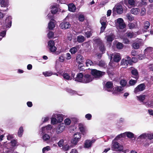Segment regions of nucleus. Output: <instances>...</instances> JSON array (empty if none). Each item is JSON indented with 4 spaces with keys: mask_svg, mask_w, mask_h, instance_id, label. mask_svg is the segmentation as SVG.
Masks as SVG:
<instances>
[{
    "mask_svg": "<svg viewBox=\"0 0 153 153\" xmlns=\"http://www.w3.org/2000/svg\"><path fill=\"white\" fill-rule=\"evenodd\" d=\"M144 54L146 58L150 59H153V48L149 47L145 50Z\"/></svg>",
    "mask_w": 153,
    "mask_h": 153,
    "instance_id": "nucleus-1",
    "label": "nucleus"
},
{
    "mask_svg": "<svg viewBox=\"0 0 153 153\" xmlns=\"http://www.w3.org/2000/svg\"><path fill=\"white\" fill-rule=\"evenodd\" d=\"M115 23L116 25L118 26L120 29L124 28L126 27V25L122 18H118L115 21Z\"/></svg>",
    "mask_w": 153,
    "mask_h": 153,
    "instance_id": "nucleus-2",
    "label": "nucleus"
},
{
    "mask_svg": "<svg viewBox=\"0 0 153 153\" xmlns=\"http://www.w3.org/2000/svg\"><path fill=\"white\" fill-rule=\"evenodd\" d=\"M65 126L63 123L59 124L56 128V133L57 134H59L62 133L65 129Z\"/></svg>",
    "mask_w": 153,
    "mask_h": 153,
    "instance_id": "nucleus-3",
    "label": "nucleus"
},
{
    "mask_svg": "<svg viewBox=\"0 0 153 153\" xmlns=\"http://www.w3.org/2000/svg\"><path fill=\"white\" fill-rule=\"evenodd\" d=\"M81 138V134L78 132L75 133L74 134V137L71 141L72 143L76 145Z\"/></svg>",
    "mask_w": 153,
    "mask_h": 153,
    "instance_id": "nucleus-4",
    "label": "nucleus"
},
{
    "mask_svg": "<svg viewBox=\"0 0 153 153\" xmlns=\"http://www.w3.org/2000/svg\"><path fill=\"white\" fill-rule=\"evenodd\" d=\"M91 73L92 75L96 78L100 77L102 75H104L105 74L104 72H102L96 69L92 70Z\"/></svg>",
    "mask_w": 153,
    "mask_h": 153,
    "instance_id": "nucleus-5",
    "label": "nucleus"
},
{
    "mask_svg": "<svg viewBox=\"0 0 153 153\" xmlns=\"http://www.w3.org/2000/svg\"><path fill=\"white\" fill-rule=\"evenodd\" d=\"M113 83L111 82H107L104 86V89L105 90L109 91L111 92L113 91L114 89L113 88Z\"/></svg>",
    "mask_w": 153,
    "mask_h": 153,
    "instance_id": "nucleus-6",
    "label": "nucleus"
},
{
    "mask_svg": "<svg viewBox=\"0 0 153 153\" xmlns=\"http://www.w3.org/2000/svg\"><path fill=\"white\" fill-rule=\"evenodd\" d=\"M113 58L114 61L116 62H118L120 61L121 59L120 55L119 53H114L111 55V59Z\"/></svg>",
    "mask_w": 153,
    "mask_h": 153,
    "instance_id": "nucleus-7",
    "label": "nucleus"
},
{
    "mask_svg": "<svg viewBox=\"0 0 153 153\" xmlns=\"http://www.w3.org/2000/svg\"><path fill=\"white\" fill-rule=\"evenodd\" d=\"M113 148L119 152H123V146L120 145L118 142H115L113 144Z\"/></svg>",
    "mask_w": 153,
    "mask_h": 153,
    "instance_id": "nucleus-8",
    "label": "nucleus"
},
{
    "mask_svg": "<svg viewBox=\"0 0 153 153\" xmlns=\"http://www.w3.org/2000/svg\"><path fill=\"white\" fill-rule=\"evenodd\" d=\"M95 140L94 139L92 140H86L84 143V147L85 148L89 149L91 148L92 144L94 143Z\"/></svg>",
    "mask_w": 153,
    "mask_h": 153,
    "instance_id": "nucleus-9",
    "label": "nucleus"
},
{
    "mask_svg": "<svg viewBox=\"0 0 153 153\" xmlns=\"http://www.w3.org/2000/svg\"><path fill=\"white\" fill-rule=\"evenodd\" d=\"M49 48L51 52H54L56 50V47L54 46V43L53 41L50 40L48 43Z\"/></svg>",
    "mask_w": 153,
    "mask_h": 153,
    "instance_id": "nucleus-10",
    "label": "nucleus"
},
{
    "mask_svg": "<svg viewBox=\"0 0 153 153\" xmlns=\"http://www.w3.org/2000/svg\"><path fill=\"white\" fill-rule=\"evenodd\" d=\"M93 78L90 75L85 74L83 77L82 83H87L91 82Z\"/></svg>",
    "mask_w": 153,
    "mask_h": 153,
    "instance_id": "nucleus-11",
    "label": "nucleus"
},
{
    "mask_svg": "<svg viewBox=\"0 0 153 153\" xmlns=\"http://www.w3.org/2000/svg\"><path fill=\"white\" fill-rule=\"evenodd\" d=\"M59 26L62 29H66L69 28L71 25L69 22H63L60 24Z\"/></svg>",
    "mask_w": 153,
    "mask_h": 153,
    "instance_id": "nucleus-12",
    "label": "nucleus"
},
{
    "mask_svg": "<svg viewBox=\"0 0 153 153\" xmlns=\"http://www.w3.org/2000/svg\"><path fill=\"white\" fill-rule=\"evenodd\" d=\"M145 86L144 84H141L137 86L134 90V92L137 93L139 92L142 91L144 90Z\"/></svg>",
    "mask_w": 153,
    "mask_h": 153,
    "instance_id": "nucleus-13",
    "label": "nucleus"
},
{
    "mask_svg": "<svg viewBox=\"0 0 153 153\" xmlns=\"http://www.w3.org/2000/svg\"><path fill=\"white\" fill-rule=\"evenodd\" d=\"M58 11V9L55 6H53L52 7L51 10V13H49L48 14L47 16L48 18L50 17L53 18V15L56 14Z\"/></svg>",
    "mask_w": 153,
    "mask_h": 153,
    "instance_id": "nucleus-14",
    "label": "nucleus"
},
{
    "mask_svg": "<svg viewBox=\"0 0 153 153\" xmlns=\"http://www.w3.org/2000/svg\"><path fill=\"white\" fill-rule=\"evenodd\" d=\"M113 10L116 11L119 14H122L123 12V8L122 6L117 5L115 6L113 8Z\"/></svg>",
    "mask_w": 153,
    "mask_h": 153,
    "instance_id": "nucleus-15",
    "label": "nucleus"
},
{
    "mask_svg": "<svg viewBox=\"0 0 153 153\" xmlns=\"http://www.w3.org/2000/svg\"><path fill=\"white\" fill-rule=\"evenodd\" d=\"M123 90V87L120 86L116 87L112 91V94H117L121 92Z\"/></svg>",
    "mask_w": 153,
    "mask_h": 153,
    "instance_id": "nucleus-16",
    "label": "nucleus"
},
{
    "mask_svg": "<svg viewBox=\"0 0 153 153\" xmlns=\"http://www.w3.org/2000/svg\"><path fill=\"white\" fill-rule=\"evenodd\" d=\"M74 75L72 74L71 76H70L68 73L64 72L62 76L65 79L67 80H71L73 78H74Z\"/></svg>",
    "mask_w": 153,
    "mask_h": 153,
    "instance_id": "nucleus-17",
    "label": "nucleus"
},
{
    "mask_svg": "<svg viewBox=\"0 0 153 153\" xmlns=\"http://www.w3.org/2000/svg\"><path fill=\"white\" fill-rule=\"evenodd\" d=\"M103 19H105V18L103 17L102 19H101L100 21L102 25V26L101 27V33H102L104 31L106 26V23L105 22L103 21H102Z\"/></svg>",
    "mask_w": 153,
    "mask_h": 153,
    "instance_id": "nucleus-18",
    "label": "nucleus"
},
{
    "mask_svg": "<svg viewBox=\"0 0 153 153\" xmlns=\"http://www.w3.org/2000/svg\"><path fill=\"white\" fill-rule=\"evenodd\" d=\"M48 18L49 19L51 20V21L48 24V28L50 30H52L53 29L55 26V25L54 22V20L53 19V18H51V19H50V17Z\"/></svg>",
    "mask_w": 153,
    "mask_h": 153,
    "instance_id": "nucleus-19",
    "label": "nucleus"
},
{
    "mask_svg": "<svg viewBox=\"0 0 153 153\" xmlns=\"http://www.w3.org/2000/svg\"><path fill=\"white\" fill-rule=\"evenodd\" d=\"M115 37V35L112 33H111L109 35H107L105 37L107 41L109 42H111Z\"/></svg>",
    "mask_w": 153,
    "mask_h": 153,
    "instance_id": "nucleus-20",
    "label": "nucleus"
},
{
    "mask_svg": "<svg viewBox=\"0 0 153 153\" xmlns=\"http://www.w3.org/2000/svg\"><path fill=\"white\" fill-rule=\"evenodd\" d=\"M11 18L10 17L7 18L5 20L6 27L7 28H10L11 25Z\"/></svg>",
    "mask_w": 153,
    "mask_h": 153,
    "instance_id": "nucleus-21",
    "label": "nucleus"
},
{
    "mask_svg": "<svg viewBox=\"0 0 153 153\" xmlns=\"http://www.w3.org/2000/svg\"><path fill=\"white\" fill-rule=\"evenodd\" d=\"M83 77L82 74L80 73L77 75L75 79V80L78 82H82Z\"/></svg>",
    "mask_w": 153,
    "mask_h": 153,
    "instance_id": "nucleus-22",
    "label": "nucleus"
},
{
    "mask_svg": "<svg viewBox=\"0 0 153 153\" xmlns=\"http://www.w3.org/2000/svg\"><path fill=\"white\" fill-rule=\"evenodd\" d=\"M121 65L123 66V68H126L127 67L128 64L131 65V63L125 59H123L121 61Z\"/></svg>",
    "mask_w": 153,
    "mask_h": 153,
    "instance_id": "nucleus-23",
    "label": "nucleus"
},
{
    "mask_svg": "<svg viewBox=\"0 0 153 153\" xmlns=\"http://www.w3.org/2000/svg\"><path fill=\"white\" fill-rule=\"evenodd\" d=\"M136 0H128V7L129 8L131 7H134L135 6V1Z\"/></svg>",
    "mask_w": 153,
    "mask_h": 153,
    "instance_id": "nucleus-24",
    "label": "nucleus"
},
{
    "mask_svg": "<svg viewBox=\"0 0 153 153\" xmlns=\"http://www.w3.org/2000/svg\"><path fill=\"white\" fill-rule=\"evenodd\" d=\"M130 12L132 14L137 15L139 13L140 10L138 8H133L131 9Z\"/></svg>",
    "mask_w": 153,
    "mask_h": 153,
    "instance_id": "nucleus-25",
    "label": "nucleus"
},
{
    "mask_svg": "<svg viewBox=\"0 0 153 153\" xmlns=\"http://www.w3.org/2000/svg\"><path fill=\"white\" fill-rule=\"evenodd\" d=\"M8 0H0V5L1 7H6L8 4Z\"/></svg>",
    "mask_w": 153,
    "mask_h": 153,
    "instance_id": "nucleus-26",
    "label": "nucleus"
},
{
    "mask_svg": "<svg viewBox=\"0 0 153 153\" xmlns=\"http://www.w3.org/2000/svg\"><path fill=\"white\" fill-rule=\"evenodd\" d=\"M79 49V45L76 46V47H73L71 48L70 50V52L72 54L75 53L77 50Z\"/></svg>",
    "mask_w": 153,
    "mask_h": 153,
    "instance_id": "nucleus-27",
    "label": "nucleus"
},
{
    "mask_svg": "<svg viewBox=\"0 0 153 153\" xmlns=\"http://www.w3.org/2000/svg\"><path fill=\"white\" fill-rule=\"evenodd\" d=\"M131 72L132 74L135 76L134 78L136 80L138 79V73L137 70L132 67H131Z\"/></svg>",
    "mask_w": 153,
    "mask_h": 153,
    "instance_id": "nucleus-28",
    "label": "nucleus"
},
{
    "mask_svg": "<svg viewBox=\"0 0 153 153\" xmlns=\"http://www.w3.org/2000/svg\"><path fill=\"white\" fill-rule=\"evenodd\" d=\"M69 10L72 12H74L76 10V7L73 4H70L68 5Z\"/></svg>",
    "mask_w": 153,
    "mask_h": 153,
    "instance_id": "nucleus-29",
    "label": "nucleus"
},
{
    "mask_svg": "<svg viewBox=\"0 0 153 153\" xmlns=\"http://www.w3.org/2000/svg\"><path fill=\"white\" fill-rule=\"evenodd\" d=\"M84 59V58L80 54H78L77 55L76 61L79 64H81V62Z\"/></svg>",
    "mask_w": 153,
    "mask_h": 153,
    "instance_id": "nucleus-30",
    "label": "nucleus"
},
{
    "mask_svg": "<svg viewBox=\"0 0 153 153\" xmlns=\"http://www.w3.org/2000/svg\"><path fill=\"white\" fill-rule=\"evenodd\" d=\"M24 129L22 126L20 127L18 129L17 135L18 137H21L22 136L24 132Z\"/></svg>",
    "mask_w": 153,
    "mask_h": 153,
    "instance_id": "nucleus-31",
    "label": "nucleus"
},
{
    "mask_svg": "<svg viewBox=\"0 0 153 153\" xmlns=\"http://www.w3.org/2000/svg\"><path fill=\"white\" fill-rule=\"evenodd\" d=\"M125 137L126 136L128 138L130 139H133L134 136V134L130 131H126L125 132Z\"/></svg>",
    "mask_w": 153,
    "mask_h": 153,
    "instance_id": "nucleus-32",
    "label": "nucleus"
},
{
    "mask_svg": "<svg viewBox=\"0 0 153 153\" xmlns=\"http://www.w3.org/2000/svg\"><path fill=\"white\" fill-rule=\"evenodd\" d=\"M150 25V23L148 21H145L143 23V28L145 29L144 31L146 32V30H147L149 27Z\"/></svg>",
    "mask_w": 153,
    "mask_h": 153,
    "instance_id": "nucleus-33",
    "label": "nucleus"
},
{
    "mask_svg": "<svg viewBox=\"0 0 153 153\" xmlns=\"http://www.w3.org/2000/svg\"><path fill=\"white\" fill-rule=\"evenodd\" d=\"M77 40L79 42L82 43L85 41V38L84 36L82 35H79L77 36Z\"/></svg>",
    "mask_w": 153,
    "mask_h": 153,
    "instance_id": "nucleus-34",
    "label": "nucleus"
},
{
    "mask_svg": "<svg viewBox=\"0 0 153 153\" xmlns=\"http://www.w3.org/2000/svg\"><path fill=\"white\" fill-rule=\"evenodd\" d=\"M126 36L130 38H134L136 36V35L133 32H127L126 33Z\"/></svg>",
    "mask_w": 153,
    "mask_h": 153,
    "instance_id": "nucleus-35",
    "label": "nucleus"
},
{
    "mask_svg": "<svg viewBox=\"0 0 153 153\" xmlns=\"http://www.w3.org/2000/svg\"><path fill=\"white\" fill-rule=\"evenodd\" d=\"M146 96H147L146 95H140L138 96H137V97L139 101L141 102H143Z\"/></svg>",
    "mask_w": 153,
    "mask_h": 153,
    "instance_id": "nucleus-36",
    "label": "nucleus"
},
{
    "mask_svg": "<svg viewBox=\"0 0 153 153\" xmlns=\"http://www.w3.org/2000/svg\"><path fill=\"white\" fill-rule=\"evenodd\" d=\"M72 147L66 144L64 145L62 147V150L65 151H67L69 150Z\"/></svg>",
    "mask_w": 153,
    "mask_h": 153,
    "instance_id": "nucleus-37",
    "label": "nucleus"
},
{
    "mask_svg": "<svg viewBox=\"0 0 153 153\" xmlns=\"http://www.w3.org/2000/svg\"><path fill=\"white\" fill-rule=\"evenodd\" d=\"M141 45V43L140 42H135L133 44V48L135 49H137Z\"/></svg>",
    "mask_w": 153,
    "mask_h": 153,
    "instance_id": "nucleus-38",
    "label": "nucleus"
},
{
    "mask_svg": "<svg viewBox=\"0 0 153 153\" xmlns=\"http://www.w3.org/2000/svg\"><path fill=\"white\" fill-rule=\"evenodd\" d=\"M147 134L146 133H143L137 137V139H146L147 137Z\"/></svg>",
    "mask_w": 153,
    "mask_h": 153,
    "instance_id": "nucleus-39",
    "label": "nucleus"
},
{
    "mask_svg": "<svg viewBox=\"0 0 153 153\" xmlns=\"http://www.w3.org/2000/svg\"><path fill=\"white\" fill-rule=\"evenodd\" d=\"M57 117V123H62V122L63 121V118L62 116L64 115H56Z\"/></svg>",
    "mask_w": 153,
    "mask_h": 153,
    "instance_id": "nucleus-40",
    "label": "nucleus"
},
{
    "mask_svg": "<svg viewBox=\"0 0 153 153\" xmlns=\"http://www.w3.org/2000/svg\"><path fill=\"white\" fill-rule=\"evenodd\" d=\"M93 32L91 30L85 32L84 35L87 38H88L90 37L92 34Z\"/></svg>",
    "mask_w": 153,
    "mask_h": 153,
    "instance_id": "nucleus-41",
    "label": "nucleus"
},
{
    "mask_svg": "<svg viewBox=\"0 0 153 153\" xmlns=\"http://www.w3.org/2000/svg\"><path fill=\"white\" fill-rule=\"evenodd\" d=\"M42 139L44 141H47L49 140L50 138V136L46 134H45L42 136Z\"/></svg>",
    "mask_w": 153,
    "mask_h": 153,
    "instance_id": "nucleus-42",
    "label": "nucleus"
},
{
    "mask_svg": "<svg viewBox=\"0 0 153 153\" xmlns=\"http://www.w3.org/2000/svg\"><path fill=\"white\" fill-rule=\"evenodd\" d=\"M42 74L45 77L51 76L53 74L52 72L51 71L44 72Z\"/></svg>",
    "mask_w": 153,
    "mask_h": 153,
    "instance_id": "nucleus-43",
    "label": "nucleus"
},
{
    "mask_svg": "<svg viewBox=\"0 0 153 153\" xmlns=\"http://www.w3.org/2000/svg\"><path fill=\"white\" fill-rule=\"evenodd\" d=\"M71 120L68 118L65 119L64 120L65 125L68 126L71 123Z\"/></svg>",
    "mask_w": 153,
    "mask_h": 153,
    "instance_id": "nucleus-44",
    "label": "nucleus"
},
{
    "mask_svg": "<svg viewBox=\"0 0 153 153\" xmlns=\"http://www.w3.org/2000/svg\"><path fill=\"white\" fill-rule=\"evenodd\" d=\"M6 33V31L4 30H0V37H3L5 36ZM2 37H0V41Z\"/></svg>",
    "mask_w": 153,
    "mask_h": 153,
    "instance_id": "nucleus-45",
    "label": "nucleus"
},
{
    "mask_svg": "<svg viewBox=\"0 0 153 153\" xmlns=\"http://www.w3.org/2000/svg\"><path fill=\"white\" fill-rule=\"evenodd\" d=\"M125 123V120L123 118H121L120 120H119V121L117 123V124L119 125L120 126H121L124 123Z\"/></svg>",
    "mask_w": 153,
    "mask_h": 153,
    "instance_id": "nucleus-46",
    "label": "nucleus"
},
{
    "mask_svg": "<svg viewBox=\"0 0 153 153\" xmlns=\"http://www.w3.org/2000/svg\"><path fill=\"white\" fill-rule=\"evenodd\" d=\"M51 123L53 125L57 124V119L55 117H52L51 119Z\"/></svg>",
    "mask_w": 153,
    "mask_h": 153,
    "instance_id": "nucleus-47",
    "label": "nucleus"
},
{
    "mask_svg": "<svg viewBox=\"0 0 153 153\" xmlns=\"http://www.w3.org/2000/svg\"><path fill=\"white\" fill-rule=\"evenodd\" d=\"M125 137V132L123 133H121L117 135L115 138V139L116 140H119L120 138L122 137Z\"/></svg>",
    "mask_w": 153,
    "mask_h": 153,
    "instance_id": "nucleus-48",
    "label": "nucleus"
},
{
    "mask_svg": "<svg viewBox=\"0 0 153 153\" xmlns=\"http://www.w3.org/2000/svg\"><path fill=\"white\" fill-rule=\"evenodd\" d=\"M126 16L128 20L130 21H132L134 19V17L132 16L131 14L129 13L126 14Z\"/></svg>",
    "mask_w": 153,
    "mask_h": 153,
    "instance_id": "nucleus-49",
    "label": "nucleus"
},
{
    "mask_svg": "<svg viewBox=\"0 0 153 153\" xmlns=\"http://www.w3.org/2000/svg\"><path fill=\"white\" fill-rule=\"evenodd\" d=\"M85 63L87 66H89L93 65L92 62L89 59H87L86 60Z\"/></svg>",
    "mask_w": 153,
    "mask_h": 153,
    "instance_id": "nucleus-50",
    "label": "nucleus"
},
{
    "mask_svg": "<svg viewBox=\"0 0 153 153\" xmlns=\"http://www.w3.org/2000/svg\"><path fill=\"white\" fill-rule=\"evenodd\" d=\"M146 105L150 107H153V100L148 101L146 102Z\"/></svg>",
    "mask_w": 153,
    "mask_h": 153,
    "instance_id": "nucleus-51",
    "label": "nucleus"
},
{
    "mask_svg": "<svg viewBox=\"0 0 153 153\" xmlns=\"http://www.w3.org/2000/svg\"><path fill=\"white\" fill-rule=\"evenodd\" d=\"M146 9L144 7H142L141 10L140 15L141 16H143L146 14Z\"/></svg>",
    "mask_w": 153,
    "mask_h": 153,
    "instance_id": "nucleus-52",
    "label": "nucleus"
},
{
    "mask_svg": "<svg viewBox=\"0 0 153 153\" xmlns=\"http://www.w3.org/2000/svg\"><path fill=\"white\" fill-rule=\"evenodd\" d=\"M64 141L63 139H61L57 143L58 145V146L61 147H62L63 145Z\"/></svg>",
    "mask_w": 153,
    "mask_h": 153,
    "instance_id": "nucleus-53",
    "label": "nucleus"
},
{
    "mask_svg": "<svg viewBox=\"0 0 153 153\" xmlns=\"http://www.w3.org/2000/svg\"><path fill=\"white\" fill-rule=\"evenodd\" d=\"M11 144V146L13 147H14L16 146V143H17V142L16 140L13 139L10 142Z\"/></svg>",
    "mask_w": 153,
    "mask_h": 153,
    "instance_id": "nucleus-54",
    "label": "nucleus"
},
{
    "mask_svg": "<svg viewBox=\"0 0 153 153\" xmlns=\"http://www.w3.org/2000/svg\"><path fill=\"white\" fill-rule=\"evenodd\" d=\"M120 84L123 87L126 86V85L127 82L125 80L123 79L122 80L120 81Z\"/></svg>",
    "mask_w": 153,
    "mask_h": 153,
    "instance_id": "nucleus-55",
    "label": "nucleus"
},
{
    "mask_svg": "<svg viewBox=\"0 0 153 153\" xmlns=\"http://www.w3.org/2000/svg\"><path fill=\"white\" fill-rule=\"evenodd\" d=\"M78 19L80 22H83L85 19V17L83 15L80 14L78 16Z\"/></svg>",
    "mask_w": 153,
    "mask_h": 153,
    "instance_id": "nucleus-56",
    "label": "nucleus"
},
{
    "mask_svg": "<svg viewBox=\"0 0 153 153\" xmlns=\"http://www.w3.org/2000/svg\"><path fill=\"white\" fill-rule=\"evenodd\" d=\"M98 65L101 67H105L106 66L105 63L103 61L100 62L98 64Z\"/></svg>",
    "mask_w": 153,
    "mask_h": 153,
    "instance_id": "nucleus-57",
    "label": "nucleus"
},
{
    "mask_svg": "<svg viewBox=\"0 0 153 153\" xmlns=\"http://www.w3.org/2000/svg\"><path fill=\"white\" fill-rule=\"evenodd\" d=\"M116 46L117 48L119 49H122L123 46V45L120 42L117 43Z\"/></svg>",
    "mask_w": 153,
    "mask_h": 153,
    "instance_id": "nucleus-58",
    "label": "nucleus"
},
{
    "mask_svg": "<svg viewBox=\"0 0 153 153\" xmlns=\"http://www.w3.org/2000/svg\"><path fill=\"white\" fill-rule=\"evenodd\" d=\"M47 35L49 39L53 37L54 33L52 31H49Z\"/></svg>",
    "mask_w": 153,
    "mask_h": 153,
    "instance_id": "nucleus-59",
    "label": "nucleus"
},
{
    "mask_svg": "<svg viewBox=\"0 0 153 153\" xmlns=\"http://www.w3.org/2000/svg\"><path fill=\"white\" fill-rule=\"evenodd\" d=\"M50 147L49 146H47L45 147H44L42 149L43 153H45L46 151H49L50 150Z\"/></svg>",
    "mask_w": 153,
    "mask_h": 153,
    "instance_id": "nucleus-60",
    "label": "nucleus"
},
{
    "mask_svg": "<svg viewBox=\"0 0 153 153\" xmlns=\"http://www.w3.org/2000/svg\"><path fill=\"white\" fill-rule=\"evenodd\" d=\"M59 60L61 62H63L65 61V58L63 56V55L59 56Z\"/></svg>",
    "mask_w": 153,
    "mask_h": 153,
    "instance_id": "nucleus-61",
    "label": "nucleus"
},
{
    "mask_svg": "<svg viewBox=\"0 0 153 153\" xmlns=\"http://www.w3.org/2000/svg\"><path fill=\"white\" fill-rule=\"evenodd\" d=\"M67 91L68 92L70 93L71 94L73 95L74 94H76V92L73 90H72L71 89H68Z\"/></svg>",
    "mask_w": 153,
    "mask_h": 153,
    "instance_id": "nucleus-62",
    "label": "nucleus"
},
{
    "mask_svg": "<svg viewBox=\"0 0 153 153\" xmlns=\"http://www.w3.org/2000/svg\"><path fill=\"white\" fill-rule=\"evenodd\" d=\"M136 82V80H134L131 79L129 81V84L131 85H133L135 84Z\"/></svg>",
    "mask_w": 153,
    "mask_h": 153,
    "instance_id": "nucleus-63",
    "label": "nucleus"
},
{
    "mask_svg": "<svg viewBox=\"0 0 153 153\" xmlns=\"http://www.w3.org/2000/svg\"><path fill=\"white\" fill-rule=\"evenodd\" d=\"M147 134V137H148L149 140H151L153 139V134Z\"/></svg>",
    "mask_w": 153,
    "mask_h": 153,
    "instance_id": "nucleus-64",
    "label": "nucleus"
}]
</instances>
